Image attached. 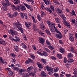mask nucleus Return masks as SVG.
<instances>
[{"label": "nucleus", "instance_id": "20", "mask_svg": "<svg viewBox=\"0 0 77 77\" xmlns=\"http://www.w3.org/2000/svg\"><path fill=\"white\" fill-rule=\"evenodd\" d=\"M53 2L54 5H60L59 2L57 0H53Z\"/></svg>", "mask_w": 77, "mask_h": 77}, {"label": "nucleus", "instance_id": "37", "mask_svg": "<svg viewBox=\"0 0 77 77\" xmlns=\"http://www.w3.org/2000/svg\"><path fill=\"white\" fill-rule=\"evenodd\" d=\"M13 69H14V71H19V68L17 67H13Z\"/></svg>", "mask_w": 77, "mask_h": 77}, {"label": "nucleus", "instance_id": "48", "mask_svg": "<svg viewBox=\"0 0 77 77\" xmlns=\"http://www.w3.org/2000/svg\"><path fill=\"white\" fill-rule=\"evenodd\" d=\"M10 56L12 57H15V54L14 53H12L10 54Z\"/></svg>", "mask_w": 77, "mask_h": 77}, {"label": "nucleus", "instance_id": "24", "mask_svg": "<svg viewBox=\"0 0 77 77\" xmlns=\"http://www.w3.org/2000/svg\"><path fill=\"white\" fill-rule=\"evenodd\" d=\"M73 57V55L71 53H69L68 54L67 57L68 58H71Z\"/></svg>", "mask_w": 77, "mask_h": 77}, {"label": "nucleus", "instance_id": "25", "mask_svg": "<svg viewBox=\"0 0 77 77\" xmlns=\"http://www.w3.org/2000/svg\"><path fill=\"white\" fill-rule=\"evenodd\" d=\"M42 56H47L48 55V54L46 51H43L42 53Z\"/></svg>", "mask_w": 77, "mask_h": 77}, {"label": "nucleus", "instance_id": "40", "mask_svg": "<svg viewBox=\"0 0 77 77\" xmlns=\"http://www.w3.org/2000/svg\"><path fill=\"white\" fill-rule=\"evenodd\" d=\"M41 16L42 17H44V15H45V14H44V12L43 11H41Z\"/></svg>", "mask_w": 77, "mask_h": 77}, {"label": "nucleus", "instance_id": "53", "mask_svg": "<svg viewBox=\"0 0 77 77\" xmlns=\"http://www.w3.org/2000/svg\"><path fill=\"white\" fill-rule=\"evenodd\" d=\"M39 34H40L42 36H43V37H45V34L44 33H43L42 32H39Z\"/></svg>", "mask_w": 77, "mask_h": 77}, {"label": "nucleus", "instance_id": "45", "mask_svg": "<svg viewBox=\"0 0 77 77\" xmlns=\"http://www.w3.org/2000/svg\"><path fill=\"white\" fill-rule=\"evenodd\" d=\"M13 74H14V72L12 71L11 70L10 72H9L8 75L10 76H12V75H13Z\"/></svg>", "mask_w": 77, "mask_h": 77}, {"label": "nucleus", "instance_id": "38", "mask_svg": "<svg viewBox=\"0 0 77 77\" xmlns=\"http://www.w3.org/2000/svg\"><path fill=\"white\" fill-rule=\"evenodd\" d=\"M11 8L12 10H13V11H15V9L16 8L15 6L14 5H11Z\"/></svg>", "mask_w": 77, "mask_h": 77}, {"label": "nucleus", "instance_id": "15", "mask_svg": "<svg viewBox=\"0 0 77 77\" xmlns=\"http://www.w3.org/2000/svg\"><path fill=\"white\" fill-rule=\"evenodd\" d=\"M69 15H70V16H73V15L76 16V14L75 13V11L74 10H72V11H71L70 12Z\"/></svg>", "mask_w": 77, "mask_h": 77}, {"label": "nucleus", "instance_id": "51", "mask_svg": "<svg viewBox=\"0 0 77 77\" xmlns=\"http://www.w3.org/2000/svg\"><path fill=\"white\" fill-rule=\"evenodd\" d=\"M50 59L52 60H56V58L55 57L51 56L50 57Z\"/></svg>", "mask_w": 77, "mask_h": 77}, {"label": "nucleus", "instance_id": "35", "mask_svg": "<svg viewBox=\"0 0 77 77\" xmlns=\"http://www.w3.org/2000/svg\"><path fill=\"white\" fill-rule=\"evenodd\" d=\"M37 19L38 21H41V20L42 18L40 16L39 14H38L37 16Z\"/></svg>", "mask_w": 77, "mask_h": 77}, {"label": "nucleus", "instance_id": "39", "mask_svg": "<svg viewBox=\"0 0 77 77\" xmlns=\"http://www.w3.org/2000/svg\"><path fill=\"white\" fill-rule=\"evenodd\" d=\"M48 48H49L50 50H53L54 48L53 47L50 45L48 46Z\"/></svg>", "mask_w": 77, "mask_h": 77}, {"label": "nucleus", "instance_id": "5", "mask_svg": "<svg viewBox=\"0 0 77 77\" xmlns=\"http://www.w3.org/2000/svg\"><path fill=\"white\" fill-rule=\"evenodd\" d=\"M8 32L9 34L12 35V36H14L15 34H17V32L16 31L13 30L12 29H11L10 31H8Z\"/></svg>", "mask_w": 77, "mask_h": 77}, {"label": "nucleus", "instance_id": "4", "mask_svg": "<svg viewBox=\"0 0 77 77\" xmlns=\"http://www.w3.org/2000/svg\"><path fill=\"white\" fill-rule=\"evenodd\" d=\"M54 35L58 39H61V38H63V35H62V34L60 33V32L58 33L55 34Z\"/></svg>", "mask_w": 77, "mask_h": 77}, {"label": "nucleus", "instance_id": "63", "mask_svg": "<svg viewBox=\"0 0 77 77\" xmlns=\"http://www.w3.org/2000/svg\"><path fill=\"white\" fill-rule=\"evenodd\" d=\"M32 47L33 49H34V50H36V46H35L32 45Z\"/></svg>", "mask_w": 77, "mask_h": 77}, {"label": "nucleus", "instance_id": "22", "mask_svg": "<svg viewBox=\"0 0 77 77\" xmlns=\"http://www.w3.org/2000/svg\"><path fill=\"white\" fill-rule=\"evenodd\" d=\"M69 38L70 40V41H71V42H74V37L72 36H69Z\"/></svg>", "mask_w": 77, "mask_h": 77}, {"label": "nucleus", "instance_id": "50", "mask_svg": "<svg viewBox=\"0 0 77 77\" xmlns=\"http://www.w3.org/2000/svg\"><path fill=\"white\" fill-rule=\"evenodd\" d=\"M1 43L3 45H6V43L5 41H1L0 42V44Z\"/></svg>", "mask_w": 77, "mask_h": 77}, {"label": "nucleus", "instance_id": "57", "mask_svg": "<svg viewBox=\"0 0 77 77\" xmlns=\"http://www.w3.org/2000/svg\"><path fill=\"white\" fill-rule=\"evenodd\" d=\"M54 75L55 77H59V75L57 73H54Z\"/></svg>", "mask_w": 77, "mask_h": 77}, {"label": "nucleus", "instance_id": "54", "mask_svg": "<svg viewBox=\"0 0 77 77\" xmlns=\"http://www.w3.org/2000/svg\"><path fill=\"white\" fill-rule=\"evenodd\" d=\"M11 62L12 63H15L16 62V60L15 59L12 58Z\"/></svg>", "mask_w": 77, "mask_h": 77}, {"label": "nucleus", "instance_id": "31", "mask_svg": "<svg viewBox=\"0 0 77 77\" xmlns=\"http://www.w3.org/2000/svg\"><path fill=\"white\" fill-rule=\"evenodd\" d=\"M30 56L32 59L33 60H34V59H35V55L33 54H32V53H31L30 54Z\"/></svg>", "mask_w": 77, "mask_h": 77}, {"label": "nucleus", "instance_id": "21", "mask_svg": "<svg viewBox=\"0 0 77 77\" xmlns=\"http://www.w3.org/2000/svg\"><path fill=\"white\" fill-rule=\"evenodd\" d=\"M23 4L26 7V8H28L29 9H30V8H31V7H30V5H27L26 4V3L23 2Z\"/></svg>", "mask_w": 77, "mask_h": 77}, {"label": "nucleus", "instance_id": "43", "mask_svg": "<svg viewBox=\"0 0 77 77\" xmlns=\"http://www.w3.org/2000/svg\"><path fill=\"white\" fill-rule=\"evenodd\" d=\"M23 75H24L29 76V72H28V71H26L25 72H24V74H23Z\"/></svg>", "mask_w": 77, "mask_h": 77}, {"label": "nucleus", "instance_id": "52", "mask_svg": "<svg viewBox=\"0 0 77 77\" xmlns=\"http://www.w3.org/2000/svg\"><path fill=\"white\" fill-rule=\"evenodd\" d=\"M73 74H74V75H76V74H77V71H76V70L75 69H73Z\"/></svg>", "mask_w": 77, "mask_h": 77}, {"label": "nucleus", "instance_id": "18", "mask_svg": "<svg viewBox=\"0 0 77 77\" xmlns=\"http://www.w3.org/2000/svg\"><path fill=\"white\" fill-rule=\"evenodd\" d=\"M25 24L26 26L27 27H30V26H32V23L29 22H25Z\"/></svg>", "mask_w": 77, "mask_h": 77}, {"label": "nucleus", "instance_id": "19", "mask_svg": "<svg viewBox=\"0 0 77 77\" xmlns=\"http://www.w3.org/2000/svg\"><path fill=\"white\" fill-rule=\"evenodd\" d=\"M20 45L22 46V48L24 49H27V47L26 46V45L24 44V43H21L20 44Z\"/></svg>", "mask_w": 77, "mask_h": 77}, {"label": "nucleus", "instance_id": "46", "mask_svg": "<svg viewBox=\"0 0 77 77\" xmlns=\"http://www.w3.org/2000/svg\"><path fill=\"white\" fill-rule=\"evenodd\" d=\"M14 49L16 51L18 52V46L16 45H15L14 47Z\"/></svg>", "mask_w": 77, "mask_h": 77}, {"label": "nucleus", "instance_id": "16", "mask_svg": "<svg viewBox=\"0 0 77 77\" xmlns=\"http://www.w3.org/2000/svg\"><path fill=\"white\" fill-rule=\"evenodd\" d=\"M59 51L62 54H64L65 53V50H64V49L62 47L60 48Z\"/></svg>", "mask_w": 77, "mask_h": 77}, {"label": "nucleus", "instance_id": "32", "mask_svg": "<svg viewBox=\"0 0 77 77\" xmlns=\"http://www.w3.org/2000/svg\"><path fill=\"white\" fill-rule=\"evenodd\" d=\"M43 1L46 5H49L50 2L48 1V0H43Z\"/></svg>", "mask_w": 77, "mask_h": 77}, {"label": "nucleus", "instance_id": "61", "mask_svg": "<svg viewBox=\"0 0 77 77\" xmlns=\"http://www.w3.org/2000/svg\"><path fill=\"white\" fill-rule=\"evenodd\" d=\"M24 14L21 13H20V15L21 16V17L22 18H24Z\"/></svg>", "mask_w": 77, "mask_h": 77}, {"label": "nucleus", "instance_id": "34", "mask_svg": "<svg viewBox=\"0 0 77 77\" xmlns=\"http://www.w3.org/2000/svg\"><path fill=\"white\" fill-rule=\"evenodd\" d=\"M44 50H45V51L47 52H48V53H50V50H49L48 48H44Z\"/></svg>", "mask_w": 77, "mask_h": 77}, {"label": "nucleus", "instance_id": "42", "mask_svg": "<svg viewBox=\"0 0 77 77\" xmlns=\"http://www.w3.org/2000/svg\"><path fill=\"white\" fill-rule=\"evenodd\" d=\"M41 60L42 62V63H44V64H45V63H46V59H44L43 58H42V59H41Z\"/></svg>", "mask_w": 77, "mask_h": 77}, {"label": "nucleus", "instance_id": "8", "mask_svg": "<svg viewBox=\"0 0 77 77\" xmlns=\"http://www.w3.org/2000/svg\"><path fill=\"white\" fill-rule=\"evenodd\" d=\"M46 23L47 24H48V26L50 28V29H51L52 27H53V25L52 24V22L50 21H48L46 22Z\"/></svg>", "mask_w": 77, "mask_h": 77}, {"label": "nucleus", "instance_id": "49", "mask_svg": "<svg viewBox=\"0 0 77 77\" xmlns=\"http://www.w3.org/2000/svg\"><path fill=\"white\" fill-rule=\"evenodd\" d=\"M28 60L29 63H30V62H31V63H33V60H32V59L30 58H28Z\"/></svg>", "mask_w": 77, "mask_h": 77}, {"label": "nucleus", "instance_id": "29", "mask_svg": "<svg viewBox=\"0 0 77 77\" xmlns=\"http://www.w3.org/2000/svg\"><path fill=\"white\" fill-rule=\"evenodd\" d=\"M0 63H2L3 64H4V65H6V64H7V62H6V61H5L3 59H2V60H1Z\"/></svg>", "mask_w": 77, "mask_h": 77}, {"label": "nucleus", "instance_id": "11", "mask_svg": "<svg viewBox=\"0 0 77 77\" xmlns=\"http://www.w3.org/2000/svg\"><path fill=\"white\" fill-rule=\"evenodd\" d=\"M41 23L40 24V28L42 30H44L45 29V25H44V23L43 22H41Z\"/></svg>", "mask_w": 77, "mask_h": 77}, {"label": "nucleus", "instance_id": "28", "mask_svg": "<svg viewBox=\"0 0 77 77\" xmlns=\"http://www.w3.org/2000/svg\"><path fill=\"white\" fill-rule=\"evenodd\" d=\"M15 10H17L18 12H20V5H18L16 7Z\"/></svg>", "mask_w": 77, "mask_h": 77}, {"label": "nucleus", "instance_id": "47", "mask_svg": "<svg viewBox=\"0 0 77 77\" xmlns=\"http://www.w3.org/2000/svg\"><path fill=\"white\" fill-rule=\"evenodd\" d=\"M65 11L66 12L69 13L70 12V11H71V10H70L69 9H68V8H66Z\"/></svg>", "mask_w": 77, "mask_h": 77}, {"label": "nucleus", "instance_id": "3", "mask_svg": "<svg viewBox=\"0 0 77 77\" xmlns=\"http://www.w3.org/2000/svg\"><path fill=\"white\" fill-rule=\"evenodd\" d=\"M45 9L47 10V11L48 12L51 13L52 12V11L53 12H54V7L53 6H51L50 8H45Z\"/></svg>", "mask_w": 77, "mask_h": 77}, {"label": "nucleus", "instance_id": "44", "mask_svg": "<svg viewBox=\"0 0 77 77\" xmlns=\"http://www.w3.org/2000/svg\"><path fill=\"white\" fill-rule=\"evenodd\" d=\"M21 9L22 11H26V9L24 6H22L21 7Z\"/></svg>", "mask_w": 77, "mask_h": 77}, {"label": "nucleus", "instance_id": "23", "mask_svg": "<svg viewBox=\"0 0 77 77\" xmlns=\"http://www.w3.org/2000/svg\"><path fill=\"white\" fill-rule=\"evenodd\" d=\"M33 69V67L32 66H30L28 67L27 69V71L28 72H30V71H32Z\"/></svg>", "mask_w": 77, "mask_h": 77}, {"label": "nucleus", "instance_id": "27", "mask_svg": "<svg viewBox=\"0 0 77 77\" xmlns=\"http://www.w3.org/2000/svg\"><path fill=\"white\" fill-rule=\"evenodd\" d=\"M67 62L68 63H70L74 62V60H73V59H69L67 60Z\"/></svg>", "mask_w": 77, "mask_h": 77}, {"label": "nucleus", "instance_id": "2", "mask_svg": "<svg viewBox=\"0 0 77 77\" xmlns=\"http://www.w3.org/2000/svg\"><path fill=\"white\" fill-rule=\"evenodd\" d=\"M5 0L6 2L5 1L3 0L2 1V5L5 7V8L6 9H5V11H6V10H7V7H6V6H10V5H11V3L9 2V0Z\"/></svg>", "mask_w": 77, "mask_h": 77}, {"label": "nucleus", "instance_id": "60", "mask_svg": "<svg viewBox=\"0 0 77 77\" xmlns=\"http://www.w3.org/2000/svg\"><path fill=\"white\" fill-rule=\"evenodd\" d=\"M60 17L62 18H63V20L65 19V15H64L63 14H61L60 15Z\"/></svg>", "mask_w": 77, "mask_h": 77}, {"label": "nucleus", "instance_id": "58", "mask_svg": "<svg viewBox=\"0 0 77 77\" xmlns=\"http://www.w3.org/2000/svg\"><path fill=\"white\" fill-rule=\"evenodd\" d=\"M5 69V70H6V71H8V72H9L10 71H11V69L9 68H6Z\"/></svg>", "mask_w": 77, "mask_h": 77}, {"label": "nucleus", "instance_id": "9", "mask_svg": "<svg viewBox=\"0 0 77 77\" xmlns=\"http://www.w3.org/2000/svg\"><path fill=\"white\" fill-rule=\"evenodd\" d=\"M36 74L35 71H33L31 72H29V75H30L32 77H36V74Z\"/></svg>", "mask_w": 77, "mask_h": 77}, {"label": "nucleus", "instance_id": "64", "mask_svg": "<svg viewBox=\"0 0 77 77\" xmlns=\"http://www.w3.org/2000/svg\"><path fill=\"white\" fill-rule=\"evenodd\" d=\"M5 50L6 51H9L10 50V49H9V48L7 47V48H6L5 49Z\"/></svg>", "mask_w": 77, "mask_h": 77}, {"label": "nucleus", "instance_id": "6", "mask_svg": "<svg viewBox=\"0 0 77 77\" xmlns=\"http://www.w3.org/2000/svg\"><path fill=\"white\" fill-rule=\"evenodd\" d=\"M63 22L64 24H66V25L67 26V27H68V28H70V23L68 22H67L66 20H65V19H63Z\"/></svg>", "mask_w": 77, "mask_h": 77}, {"label": "nucleus", "instance_id": "41", "mask_svg": "<svg viewBox=\"0 0 77 77\" xmlns=\"http://www.w3.org/2000/svg\"><path fill=\"white\" fill-rule=\"evenodd\" d=\"M14 4H18L20 3L19 0H14Z\"/></svg>", "mask_w": 77, "mask_h": 77}, {"label": "nucleus", "instance_id": "36", "mask_svg": "<svg viewBox=\"0 0 77 77\" xmlns=\"http://www.w3.org/2000/svg\"><path fill=\"white\" fill-rule=\"evenodd\" d=\"M37 64L39 68H42V64H41L39 62H37Z\"/></svg>", "mask_w": 77, "mask_h": 77}, {"label": "nucleus", "instance_id": "62", "mask_svg": "<svg viewBox=\"0 0 77 77\" xmlns=\"http://www.w3.org/2000/svg\"><path fill=\"white\" fill-rule=\"evenodd\" d=\"M70 51L72 53H74V48L71 47V48Z\"/></svg>", "mask_w": 77, "mask_h": 77}, {"label": "nucleus", "instance_id": "55", "mask_svg": "<svg viewBox=\"0 0 77 77\" xmlns=\"http://www.w3.org/2000/svg\"><path fill=\"white\" fill-rule=\"evenodd\" d=\"M46 42L47 45H50L51 44L50 42V41L48 40H46Z\"/></svg>", "mask_w": 77, "mask_h": 77}, {"label": "nucleus", "instance_id": "12", "mask_svg": "<svg viewBox=\"0 0 77 77\" xmlns=\"http://www.w3.org/2000/svg\"><path fill=\"white\" fill-rule=\"evenodd\" d=\"M14 38H12L13 40L16 42H19L20 41V38L17 36H15Z\"/></svg>", "mask_w": 77, "mask_h": 77}, {"label": "nucleus", "instance_id": "1", "mask_svg": "<svg viewBox=\"0 0 77 77\" xmlns=\"http://www.w3.org/2000/svg\"><path fill=\"white\" fill-rule=\"evenodd\" d=\"M13 25L14 26L16 27L19 30H20L22 33H24L23 29L22 28V26H21V24L20 22L18 21L17 23H14Z\"/></svg>", "mask_w": 77, "mask_h": 77}, {"label": "nucleus", "instance_id": "30", "mask_svg": "<svg viewBox=\"0 0 77 77\" xmlns=\"http://www.w3.org/2000/svg\"><path fill=\"white\" fill-rule=\"evenodd\" d=\"M57 13L58 14L60 15V14H62V11L60 9H57Z\"/></svg>", "mask_w": 77, "mask_h": 77}, {"label": "nucleus", "instance_id": "7", "mask_svg": "<svg viewBox=\"0 0 77 77\" xmlns=\"http://www.w3.org/2000/svg\"><path fill=\"white\" fill-rule=\"evenodd\" d=\"M18 72L20 74L23 75L24 74V72H26V70L25 69H21L20 70H18Z\"/></svg>", "mask_w": 77, "mask_h": 77}, {"label": "nucleus", "instance_id": "10", "mask_svg": "<svg viewBox=\"0 0 77 77\" xmlns=\"http://www.w3.org/2000/svg\"><path fill=\"white\" fill-rule=\"evenodd\" d=\"M46 69L49 72H52L53 71V69L52 68L49 67V66H45Z\"/></svg>", "mask_w": 77, "mask_h": 77}, {"label": "nucleus", "instance_id": "13", "mask_svg": "<svg viewBox=\"0 0 77 77\" xmlns=\"http://www.w3.org/2000/svg\"><path fill=\"white\" fill-rule=\"evenodd\" d=\"M52 26H53V27H54V28L56 32L57 33H60V32L59 31L58 29H57V28L56 27V26H55L56 25H55V24H54V23H53L52 24Z\"/></svg>", "mask_w": 77, "mask_h": 77}, {"label": "nucleus", "instance_id": "17", "mask_svg": "<svg viewBox=\"0 0 77 77\" xmlns=\"http://www.w3.org/2000/svg\"><path fill=\"white\" fill-rule=\"evenodd\" d=\"M39 41L40 43L42 44H44V42H45V39L43 38H39Z\"/></svg>", "mask_w": 77, "mask_h": 77}, {"label": "nucleus", "instance_id": "59", "mask_svg": "<svg viewBox=\"0 0 77 77\" xmlns=\"http://www.w3.org/2000/svg\"><path fill=\"white\" fill-rule=\"evenodd\" d=\"M68 2L69 3H70L71 5H72V4H73V1L72 0H69Z\"/></svg>", "mask_w": 77, "mask_h": 77}, {"label": "nucleus", "instance_id": "56", "mask_svg": "<svg viewBox=\"0 0 77 77\" xmlns=\"http://www.w3.org/2000/svg\"><path fill=\"white\" fill-rule=\"evenodd\" d=\"M59 68L57 67H56L54 69V72H57Z\"/></svg>", "mask_w": 77, "mask_h": 77}, {"label": "nucleus", "instance_id": "33", "mask_svg": "<svg viewBox=\"0 0 77 77\" xmlns=\"http://www.w3.org/2000/svg\"><path fill=\"white\" fill-rule=\"evenodd\" d=\"M55 21H56L57 23H60V20L58 18H56L55 19Z\"/></svg>", "mask_w": 77, "mask_h": 77}, {"label": "nucleus", "instance_id": "26", "mask_svg": "<svg viewBox=\"0 0 77 77\" xmlns=\"http://www.w3.org/2000/svg\"><path fill=\"white\" fill-rule=\"evenodd\" d=\"M57 57L59 59H61L62 58V55L60 54H58L57 55Z\"/></svg>", "mask_w": 77, "mask_h": 77}, {"label": "nucleus", "instance_id": "14", "mask_svg": "<svg viewBox=\"0 0 77 77\" xmlns=\"http://www.w3.org/2000/svg\"><path fill=\"white\" fill-rule=\"evenodd\" d=\"M41 76L42 77H46L47 74L44 71H42L41 72Z\"/></svg>", "mask_w": 77, "mask_h": 77}]
</instances>
